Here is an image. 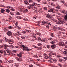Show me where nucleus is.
<instances>
[{
  "label": "nucleus",
  "instance_id": "0e129e2a",
  "mask_svg": "<svg viewBox=\"0 0 67 67\" xmlns=\"http://www.w3.org/2000/svg\"><path fill=\"white\" fill-rule=\"evenodd\" d=\"M49 40H52V38H49Z\"/></svg>",
  "mask_w": 67,
  "mask_h": 67
},
{
  "label": "nucleus",
  "instance_id": "603ef678",
  "mask_svg": "<svg viewBox=\"0 0 67 67\" xmlns=\"http://www.w3.org/2000/svg\"><path fill=\"white\" fill-rule=\"evenodd\" d=\"M18 35V34H14V36H17Z\"/></svg>",
  "mask_w": 67,
  "mask_h": 67
},
{
  "label": "nucleus",
  "instance_id": "20e7f679",
  "mask_svg": "<svg viewBox=\"0 0 67 67\" xmlns=\"http://www.w3.org/2000/svg\"><path fill=\"white\" fill-rule=\"evenodd\" d=\"M54 8H52L50 9V10H48V12H52L54 13Z\"/></svg>",
  "mask_w": 67,
  "mask_h": 67
},
{
  "label": "nucleus",
  "instance_id": "393cba45",
  "mask_svg": "<svg viewBox=\"0 0 67 67\" xmlns=\"http://www.w3.org/2000/svg\"><path fill=\"white\" fill-rule=\"evenodd\" d=\"M53 9L54 11V13H55V12H56V11H58L56 9L53 8Z\"/></svg>",
  "mask_w": 67,
  "mask_h": 67
},
{
  "label": "nucleus",
  "instance_id": "864d4df0",
  "mask_svg": "<svg viewBox=\"0 0 67 67\" xmlns=\"http://www.w3.org/2000/svg\"><path fill=\"white\" fill-rule=\"evenodd\" d=\"M20 13L19 12H18L16 13V14H17V15H20Z\"/></svg>",
  "mask_w": 67,
  "mask_h": 67
},
{
  "label": "nucleus",
  "instance_id": "4c0bfd02",
  "mask_svg": "<svg viewBox=\"0 0 67 67\" xmlns=\"http://www.w3.org/2000/svg\"><path fill=\"white\" fill-rule=\"evenodd\" d=\"M41 41L42 42H45V39H42L41 40Z\"/></svg>",
  "mask_w": 67,
  "mask_h": 67
},
{
  "label": "nucleus",
  "instance_id": "69168bd1",
  "mask_svg": "<svg viewBox=\"0 0 67 67\" xmlns=\"http://www.w3.org/2000/svg\"><path fill=\"white\" fill-rule=\"evenodd\" d=\"M9 40V41H8L9 42H10L11 43V42H13L12 41H11V40Z\"/></svg>",
  "mask_w": 67,
  "mask_h": 67
},
{
  "label": "nucleus",
  "instance_id": "f8f14e48",
  "mask_svg": "<svg viewBox=\"0 0 67 67\" xmlns=\"http://www.w3.org/2000/svg\"><path fill=\"white\" fill-rule=\"evenodd\" d=\"M59 44L61 46H63L64 45V43L63 42H61L59 43Z\"/></svg>",
  "mask_w": 67,
  "mask_h": 67
},
{
  "label": "nucleus",
  "instance_id": "473e14b6",
  "mask_svg": "<svg viewBox=\"0 0 67 67\" xmlns=\"http://www.w3.org/2000/svg\"><path fill=\"white\" fill-rule=\"evenodd\" d=\"M36 34L37 35H39V36H40L41 34V33H40V32H37V33Z\"/></svg>",
  "mask_w": 67,
  "mask_h": 67
},
{
  "label": "nucleus",
  "instance_id": "4d7b16f0",
  "mask_svg": "<svg viewBox=\"0 0 67 67\" xmlns=\"http://www.w3.org/2000/svg\"><path fill=\"white\" fill-rule=\"evenodd\" d=\"M49 26L48 25H47L46 27H47L48 28V29H49Z\"/></svg>",
  "mask_w": 67,
  "mask_h": 67
},
{
  "label": "nucleus",
  "instance_id": "c9c22d12",
  "mask_svg": "<svg viewBox=\"0 0 67 67\" xmlns=\"http://www.w3.org/2000/svg\"><path fill=\"white\" fill-rule=\"evenodd\" d=\"M42 45V44H41V43H38V44H37V45L38 46H41V45Z\"/></svg>",
  "mask_w": 67,
  "mask_h": 67
},
{
  "label": "nucleus",
  "instance_id": "13d9d810",
  "mask_svg": "<svg viewBox=\"0 0 67 67\" xmlns=\"http://www.w3.org/2000/svg\"><path fill=\"white\" fill-rule=\"evenodd\" d=\"M9 29H12V27L11 26H9L8 27Z\"/></svg>",
  "mask_w": 67,
  "mask_h": 67
},
{
  "label": "nucleus",
  "instance_id": "c03bdc74",
  "mask_svg": "<svg viewBox=\"0 0 67 67\" xmlns=\"http://www.w3.org/2000/svg\"><path fill=\"white\" fill-rule=\"evenodd\" d=\"M48 8L49 9H50H50H52V7H51V6H48Z\"/></svg>",
  "mask_w": 67,
  "mask_h": 67
},
{
  "label": "nucleus",
  "instance_id": "3c124183",
  "mask_svg": "<svg viewBox=\"0 0 67 67\" xmlns=\"http://www.w3.org/2000/svg\"><path fill=\"white\" fill-rule=\"evenodd\" d=\"M12 61H13V60H10L9 61V63H13V62H12Z\"/></svg>",
  "mask_w": 67,
  "mask_h": 67
},
{
  "label": "nucleus",
  "instance_id": "4468645a",
  "mask_svg": "<svg viewBox=\"0 0 67 67\" xmlns=\"http://www.w3.org/2000/svg\"><path fill=\"white\" fill-rule=\"evenodd\" d=\"M32 3V4H31V5H32V7L34 6V5H37V3H33V2Z\"/></svg>",
  "mask_w": 67,
  "mask_h": 67
},
{
  "label": "nucleus",
  "instance_id": "b1692460",
  "mask_svg": "<svg viewBox=\"0 0 67 67\" xmlns=\"http://www.w3.org/2000/svg\"><path fill=\"white\" fill-rule=\"evenodd\" d=\"M37 38L38 39V41H42L41 38H40L37 37Z\"/></svg>",
  "mask_w": 67,
  "mask_h": 67
},
{
  "label": "nucleus",
  "instance_id": "2f4dec72",
  "mask_svg": "<svg viewBox=\"0 0 67 67\" xmlns=\"http://www.w3.org/2000/svg\"><path fill=\"white\" fill-rule=\"evenodd\" d=\"M10 14L12 15H14V14L13 13V12H11L10 13Z\"/></svg>",
  "mask_w": 67,
  "mask_h": 67
},
{
  "label": "nucleus",
  "instance_id": "4be33fe9",
  "mask_svg": "<svg viewBox=\"0 0 67 67\" xmlns=\"http://www.w3.org/2000/svg\"><path fill=\"white\" fill-rule=\"evenodd\" d=\"M56 8L57 9H60V6H58L56 7Z\"/></svg>",
  "mask_w": 67,
  "mask_h": 67
},
{
  "label": "nucleus",
  "instance_id": "774afa93",
  "mask_svg": "<svg viewBox=\"0 0 67 67\" xmlns=\"http://www.w3.org/2000/svg\"><path fill=\"white\" fill-rule=\"evenodd\" d=\"M65 6H66V7H67V3H66L65 4Z\"/></svg>",
  "mask_w": 67,
  "mask_h": 67
},
{
  "label": "nucleus",
  "instance_id": "1a4fd4ad",
  "mask_svg": "<svg viewBox=\"0 0 67 67\" xmlns=\"http://www.w3.org/2000/svg\"><path fill=\"white\" fill-rule=\"evenodd\" d=\"M56 45L55 44H53L52 45L51 47H52V49H54L55 48V47H56Z\"/></svg>",
  "mask_w": 67,
  "mask_h": 67
},
{
  "label": "nucleus",
  "instance_id": "f704fd0d",
  "mask_svg": "<svg viewBox=\"0 0 67 67\" xmlns=\"http://www.w3.org/2000/svg\"><path fill=\"white\" fill-rule=\"evenodd\" d=\"M53 3H52V2H51V3H49V4H50L51 5H53Z\"/></svg>",
  "mask_w": 67,
  "mask_h": 67
},
{
  "label": "nucleus",
  "instance_id": "9d476101",
  "mask_svg": "<svg viewBox=\"0 0 67 67\" xmlns=\"http://www.w3.org/2000/svg\"><path fill=\"white\" fill-rule=\"evenodd\" d=\"M3 46H4V48L5 49H6L7 47H9V46L8 45L5 44H4Z\"/></svg>",
  "mask_w": 67,
  "mask_h": 67
},
{
  "label": "nucleus",
  "instance_id": "a211bd4d",
  "mask_svg": "<svg viewBox=\"0 0 67 67\" xmlns=\"http://www.w3.org/2000/svg\"><path fill=\"white\" fill-rule=\"evenodd\" d=\"M32 9L33 10H37V8L36 7H32Z\"/></svg>",
  "mask_w": 67,
  "mask_h": 67
},
{
  "label": "nucleus",
  "instance_id": "09e8293b",
  "mask_svg": "<svg viewBox=\"0 0 67 67\" xmlns=\"http://www.w3.org/2000/svg\"><path fill=\"white\" fill-rule=\"evenodd\" d=\"M60 22H61V23H62V24H63V23H64V21H63L61 20V21H60Z\"/></svg>",
  "mask_w": 67,
  "mask_h": 67
},
{
  "label": "nucleus",
  "instance_id": "2eb2a0df",
  "mask_svg": "<svg viewBox=\"0 0 67 67\" xmlns=\"http://www.w3.org/2000/svg\"><path fill=\"white\" fill-rule=\"evenodd\" d=\"M46 15L47 18H51V16H50V15L48 14H46Z\"/></svg>",
  "mask_w": 67,
  "mask_h": 67
},
{
  "label": "nucleus",
  "instance_id": "72a5a7b5",
  "mask_svg": "<svg viewBox=\"0 0 67 67\" xmlns=\"http://www.w3.org/2000/svg\"><path fill=\"white\" fill-rule=\"evenodd\" d=\"M35 48H38V50L39 51V50H41L42 48H38L37 47H36Z\"/></svg>",
  "mask_w": 67,
  "mask_h": 67
},
{
  "label": "nucleus",
  "instance_id": "680f3d73",
  "mask_svg": "<svg viewBox=\"0 0 67 67\" xmlns=\"http://www.w3.org/2000/svg\"><path fill=\"white\" fill-rule=\"evenodd\" d=\"M53 30H54V31H56V29L55 28V27H53Z\"/></svg>",
  "mask_w": 67,
  "mask_h": 67
},
{
  "label": "nucleus",
  "instance_id": "a18cd8bd",
  "mask_svg": "<svg viewBox=\"0 0 67 67\" xmlns=\"http://www.w3.org/2000/svg\"><path fill=\"white\" fill-rule=\"evenodd\" d=\"M55 28L56 29H58V26H55Z\"/></svg>",
  "mask_w": 67,
  "mask_h": 67
},
{
  "label": "nucleus",
  "instance_id": "ea45409f",
  "mask_svg": "<svg viewBox=\"0 0 67 67\" xmlns=\"http://www.w3.org/2000/svg\"><path fill=\"white\" fill-rule=\"evenodd\" d=\"M51 35L52 36V37H54V34L53 33H51Z\"/></svg>",
  "mask_w": 67,
  "mask_h": 67
},
{
  "label": "nucleus",
  "instance_id": "79ce46f5",
  "mask_svg": "<svg viewBox=\"0 0 67 67\" xmlns=\"http://www.w3.org/2000/svg\"><path fill=\"white\" fill-rule=\"evenodd\" d=\"M21 33H24V34H25L26 32L25 31H22Z\"/></svg>",
  "mask_w": 67,
  "mask_h": 67
},
{
  "label": "nucleus",
  "instance_id": "e2e57ef3",
  "mask_svg": "<svg viewBox=\"0 0 67 67\" xmlns=\"http://www.w3.org/2000/svg\"><path fill=\"white\" fill-rule=\"evenodd\" d=\"M9 43L10 44H12L13 43V42H9Z\"/></svg>",
  "mask_w": 67,
  "mask_h": 67
},
{
  "label": "nucleus",
  "instance_id": "052dcab7",
  "mask_svg": "<svg viewBox=\"0 0 67 67\" xmlns=\"http://www.w3.org/2000/svg\"><path fill=\"white\" fill-rule=\"evenodd\" d=\"M58 65L59 66H60V67H61V66H62V64L60 63H59Z\"/></svg>",
  "mask_w": 67,
  "mask_h": 67
},
{
  "label": "nucleus",
  "instance_id": "c756f323",
  "mask_svg": "<svg viewBox=\"0 0 67 67\" xmlns=\"http://www.w3.org/2000/svg\"><path fill=\"white\" fill-rule=\"evenodd\" d=\"M24 21H29V20H28V19L25 18H24Z\"/></svg>",
  "mask_w": 67,
  "mask_h": 67
},
{
  "label": "nucleus",
  "instance_id": "bf43d9fd",
  "mask_svg": "<svg viewBox=\"0 0 67 67\" xmlns=\"http://www.w3.org/2000/svg\"><path fill=\"white\" fill-rule=\"evenodd\" d=\"M37 60H38V61H39V62H41V60L40 59H37Z\"/></svg>",
  "mask_w": 67,
  "mask_h": 67
},
{
  "label": "nucleus",
  "instance_id": "9b49d317",
  "mask_svg": "<svg viewBox=\"0 0 67 67\" xmlns=\"http://www.w3.org/2000/svg\"><path fill=\"white\" fill-rule=\"evenodd\" d=\"M32 7H33L32 5V4H30L29 6L27 7V8L28 9H30L32 8Z\"/></svg>",
  "mask_w": 67,
  "mask_h": 67
},
{
  "label": "nucleus",
  "instance_id": "dca6fc26",
  "mask_svg": "<svg viewBox=\"0 0 67 67\" xmlns=\"http://www.w3.org/2000/svg\"><path fill=\"white\" fill-rule=\"evenodd\" d=\"M4 40L5 42H8L9 41V40L7 38H4Z\"/></svg>",
  "mask_w": 67,
  "mask_h": 67
},
{
  "label": "nucleus",
  "instance_id": "f03ea898",
  "mask_svg": "<svg viewBox=\"0 0 67 67\" xmlns=\"http://www.w3.org/2000/svg\"><path fill=\"white\" fill-rule=\"evenodd\" d=\"M32 2L33 1H32V0H26L24 1V3L26 4V5L29 4V3H32Z\"/></svg>",
  "mask_w": 67,
  "mask_h": 67
},
{
  "label": "nucleus",
  "instance_id": "c85d7f7f",
  "mask_svg": "<svg viewBox=\"0 0 67 67\" xmlns=\"http://www.w3.org/2000/svg\"><path fill=\"white\" fill-rule=\"evenodd\" d=\"M53 61L54 63H56L57 62V60L56 59H54L53 60Z\"/></svg>",
  "mask_w": 67,
  "mask_h": 67
},
{
  "label": "nucleus",
  "instance_id": "de8ad7c7",
  "mask_svg": "<svg viewBox=\"0 0 67 67\" xmlns=\"http://www.w3.org/2000/svg\"><path fill=\"white\" fill-rule=\"evenodd\" d=\"M58 19L59 20V21H60V20L62 19V18H58Z\"/></svg>",
  "mask_w": 67,
  "mask_h": 67
},
{
  "label": "nucleus",
  "instance_id": "a878e982",
  "mask_svg": "<svg viewBox=\"0 0 67 67\" xmlns=\"http://www.w3.org/2000/svg\"><path fill=\"white\" fill-rule=\"evenodd\" d=\"M43 9L44 10H47V7H45Z\"/></svg>",
  "mask_w": 67,
  "mask_h": 67
},
{
  "label": "nucleus",
  "instance_id": "6ab92c4d",
  "mask_svg": "<svg viewBox=\"0 0 67 67\" xmlns=\"http://www.w3.org/2000/svg\"><path fill=\"white\" fill-rule=\"evenodd\" d=\"M64 54H65L66 56H67V52L66 51H64L63 52Z\"/></svg>",
  "mask_w": 67,
  "mask_h": 67
},
{
  "label": "nucleus",
  "instance_id": "6e6552de",
  "mask_svg": "<svg viewBox=\"0 0 67 67\" xmlns=\"http://www.w3.org/2000/svg\"><path fill=\"white\" fill-rule=\"evenodd\" d=\"M21 53V52H20L19 54H17L19 58H21V57H22Z\"/></svg>",
  "mask_w": 67,
  "mask_h": 67
},
{
  "label": "nucleus",
  "instance_id": "7c9ffc66",
  "mask_svg": "<svg viewBox=\"0 0 67 67\" xmlns=\"http://www.w3.org/2000/svg\"><path fill=\"white\" fill-rule=\"evenodd\" d=\"M51 43L52 44H54L55 43V41H52L51 42Z\"/></svg>",
  "mask_w": 67,
  "mask_h": 67
},
{
  "label": "nucleus",
  "instance_id": "7ed1b4c3",
  "mask_svg": "<svg viewBox=\"0 0 67 67\" xmlns=\"http://www.w3.org/2000/svg\"><path fill=\"white\" fill-rule=\"evenodd\" d=\"M7 53H8V55H14V54H13L12 53V52H11V51L10 50L7 49L6 50Z\"/></svg>",
  "mask_w": 67,
  "mask_h": 67
},
{
  "label": "nucleus",
  "instance_id": "0eeeda50",
  "mask_svg": "<svg viewBox=\"0 0 67 67\" xmlns=\"http://www.w3.org/2000/svg\"><path fill=\"white\" fill-rule=\"evenodd\" d=\"M7 8H8V9H10V8H11L10 10L13 11H15V10L13 9V8L12 7H7Z\"/></svg>",
  "mask_w": 67,
  "mask_h": 67
},
{
  "label": "nucleus",
  "instance_id": "49530a36",
  "mask_svg": "<svg viewBox=\"0 0 67 67\" xmlns=\"http://www.w3.org/2000/svg\"><path fill=\"white\" fill-rule=\"evenodd\" d=\"M42 10H39V11H38V12L40 13H42Z\"/></svg>",
  "mask_w": 67,
  "mask_h": 67
},
{
  "label": "nucleus",
  "instance_id": "8fccbe9b",
  "mask_svg": "<svg viewBox=\"0 0 67 67\" xmlns=\"http://www.w3.org/2000/svg\"><path fill=\"white\" fill-rule=\"evenodd\" d=\"M28 53L29 54V55H31L32 54V53L31 52H28Z\"/></svg>",
  "mask_w": 67,
  "mask_h": 67
},
{
  "label": "nucleus",
  "instance_id": "f3484780",
  "mask_svg": "<svg viewBox=\"0 0 67 67\" xmlns=\"http://www.w3.org/2000/svg\"><path fill=\"white\" fill-rule=\"evenodd\" d=\"M1 13H4L3 12H4L5 11V10L3 9H1Z\"/></svg>",
  "mask_w": 67,
  "mask_h": 67
},
{
  "label": "nucleus",
  "instance_id": "39448f33",
  "mask_svg": "<svg viewBox=\"0 0 67 67\" xmlns=\"http://www.w3.org/2000/svg\"><path fill=\"white\" fill-rule=\"evenodd\" d=\"M8 35V36H11L12 35V33H11V32L9 31H8L7 33Z\"/></svg>",
  "mask_w": 67,
  "mask_h": 67
},
{
  "label": "nucleus",
  "instance_id": "37998d69",
  "mask_svg": "<svg viewBox=\"0 0 67 67\" xmlns=\"http://www.w3.org/2000/svg\"><path fill=\"white\" fill-rule=\"evenodd\" d=\"M65 12V10H63L62 12V13H64Z\"/></svg>",
  "mask_w": 67,
  "mask_h": 67
},
{
  "label": "nucleus",
  "instance_id": "412c9836",
  "mask_svg": "<svg viewBox=\"0 0 67 67\" xmlns=\"http://www.w3.org/2000/svg\"><path fill=\"white\" fill-rule=\"evenodd\" d=\"M6 12H7L8 13H9V12H10V10L8 9H6Z\"/></svg>",
  "mask_w": 67,
  "mask_h": 67
},
{
  "label": "nucleus",
  "instance_id": "aec40b11",
  "mask_svg": "<svg viewBox=\"0 0 67 67\" xmlns=\"http://www.w3.org/2000/svg\"><path fill=\"white\" fill-rule=\"evenodd\" d=\"M41 23H42L43 24H45L47 23V22L45 21H42L41 22Z\"/></svg>",
  "mask_w": 67,
  "mask_h": 67
},
{
  "label": "nucleus",
  "instance_id": "ddd939ff",
  "mask_svg": "<svg viewBox=\"0 0 67 67\" xmlns=\"http://www.w3.org/2000/svg\"><path fill=\"white\" fill-rule=\"evenodd\" d=\"M28 10L27 9H25L24 10V13H26L27 12H28Z\"/></svg>",
  "mask_w": 67,
  "mask_h": 67
},
{
  "label": "nucleus",
  "instance_id": "e433bc0d",
  "mask_svg": "<svg viewBox=\"0 0 67 67\" xmlns=\"http://www.w3.org/2000/svg\"><path fill=\"white\" fill-rule=\"evenodd\" d=\"M41 21H39L37 22V23L38 24H40L41 23Z\"/></svg>",
  "mask_w": 67,
  "mask_h": 67
},
{
  "label": "nucleus",
  "instance_id": "6e6d98bb",
  "mask_svg": "<svg viewBox=\"0 0 67 67\" xmlns=\"http://www.w3.org/2000/svg\"><path fill=\"white\" fill-rule=\"evenodd\" d=\"M7 29H8V28H4V31H7Z\"/></svg>",
  "mask_w": 67,
  "mask_h": 67
},
{
  "label": "nucleus",
  "instance_id": "423d86ee",
  "mask_svg": "<svg viewBox=\"0 0 67 67\" xmlns=\"http://www.w3.org/2000/svg\"><path fill=\"white\" fill-rule=\"evenodd\" d=\"M50 56H51V54H50L48 55V57L46 56L44 58H46V59H51V58H49L48 57H50Z\"/></svg>",
  "mask_w": 67,
  "mask_h": 67
},
{
  "label": "nucleus",
  "instance_id": "5fc2aeb1",
  "mask_svg": "<svg viewBox=\"0 0 67 67\" xmlns=\"http://www.w3.org/2000/svg\"><path fill=\"white\" fill-rule=\"evenodd\" d=\"M57 57H58L59 58V57H60L61 56L60 55H58L57 56Z\"/></svg>",
  "mask_w": 67,
  "mask_h": 67
},
{
  "label": "nucleus",
  "instance_id": "a19ab883",
  "mask_svg": "<svg viewBox=\"0 0 67 67\" xmlns=\"http://www.w3.org/2000/svg\"><path fill=\"white\" fill-rule=\"evenodd\" d=\"M47 47L48 48H49L50 47V46L49 45H48L47 46Z\"/></svg>",
  "mask_w": 67,
  "mask_h": 67
},
{
  "label": "nucleus",
  "instance_id": "bb28decb",
  "mask_svg": "<svg viewBox=\"0 0 67 67\" xmlns=\"http://www.w3.org/2000/svg\"><path fill=\"white\" fill-rule=\"evenodd\" d=\"M59 62H62L63 61V59L61 58H59Z\"/></svg>",
  "mask_w": 67,
  "mask_h": 67
},
{
  "label": "nucleus",
  "instance_id": "5701e85b",
  "mask_svg": "<svg viewBox=\"0 0 67 67\" xmlns=\"http://www.w3.org/2000/svg\"><path fill=\"white\" fill-rule=\"evenodd\" d=\"M17 35H18V36H20V35H21V34L20 32H17Z\"/></svg>",
  "mask_w": 67,
  "mask_h": 67
},
{
  "label": "nucleus",
  "instance_id": "f257e3e1",
  "mask_svg": "<svg viewBox=\"0 0 67 67\" xmlns=\"http://www.w3.org/2000/svg\"><path fill=\"white\" fill-rule=\"evenodd\" d=\"M20 47L21 48H23V49H24V50L26 49L27 51H29L31 50V49H29L27 48L26 47H25L24 46L23 44H21L20 46Z\"/></svg>",
  "mask_w": 67,
  "mask_h": 67
},
{
  "label": "nucleus",
  "instance_id": "cd10ccee",
  "mask_svg": "<svg viewBox=\"0 0 67 67\" xmlns=\"http://www.w3.org/2000/svg\"><path fill=\"white\" fill-rule=\"evenodd\" d=\"M65 21H66V20H67V14L65 15Z\"/></svg>",
  "mask_w": 67,
  "mask_h": 67
},
{
  "label": "nucleus",
  "instance_id": "58836bf2",
  "mask_svg": "<svg viewBox=\"0 0 67 67\" xmlns=\"http://www.w3.org/2000/svg\"><path fill=\"white\" fill-rule=\"evenodd\" d=\"M37 18V17L36 16H34V19H36Z\"/></svg>",
  "mask_w": 67,
  "mask_h": 67
},
{
  "label": "nucleus",
  "instance_id": "338daca9",
  "mask_svg": "<svg viewBox=\"0 0 67 67\" xmlns=\"http://www.w3.org/2000/svg\"><path fill=\"white\" fill-rule=\"evenodd\" d=\"M0 43H2V40H0Z\"/></svg>",
  "mask_w": 67,
  "mask_h": 67
}]
</instances>
